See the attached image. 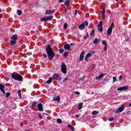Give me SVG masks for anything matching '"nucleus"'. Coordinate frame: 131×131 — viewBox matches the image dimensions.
<instances>
[{
	"mask_svg": "<svg viewBox=\"0 0 131 131\" xmlns=\"http://www.w3.org/2000/svg\"><path fill=\"white\" fill-rule=\"evenodd\" d=\"M113 27H114V23L112 22L111 25L110 27L108 28L106 34L107 35H111V33H112V30L113 29Z\"/></svg>",
	"mask_w": 131,
	"mask_h": 131,
	"instance_id": "4",
	"label": "nucleus"
},
{
	"mask_svg": "<svg viewBox=\"0 0 131 131\" xmlns=\"http://www.w3.org/2000/svg\"><path fill=\"white\" fill-rule=\"evenodd\" d=\"M25 131H30V130H25Z\"/></svg>",
	"mask_w": 131,
	"mask_h": 131,
	"instance_id": "60",
	"label": "nucleus"
},
{
	"mask_svg": "<svg viewBox=\"0 0 131 131\" xmlns=\"http://www.w3.org/2000/svg\"><path fill=\"white\" fill-rule=\"evenodd\" d=\"M89 37V34L86 33V34L85 36L83 37V39H86Z\"/></svg>",
	"mask_w": 131,
	"mask_h": 131,
	"instance_id": "40",
	"label": "nucleus"
},
{
	"mask_svg": "<svg viewBox=\"0 0 131 131\" xmlns=\"http://www.w3.org/2000/svg\"><path fill=\"white\" fill-rule=\"evenodd\" d=\"M46 50L49 60H53L54 59V57L56 56V53L53 51L52 45L46 46Z\"/></svg>",
	"mask_w": 131,
	"mask_h": 131,
	"instance_id": "1",
	"label": "nucleus"
},
{
	"mask_svg": "<svg viewBox=\"0 0 131 131\" xmlns=\"http://www.w3.org/2000/svg\"><path fill=\"white\" fill-rule=\"evenodd\" d=\"M17 94L19 99H22V95H21V90H18L17 92Z\"/></svg>",
	"mask_w": 131,
	"mask_h": 131,
	"instance_id": "24",
	"label": "nucleus"
},
{
	"mask_svg": "<svg viewBox=\"0 0 131 131\" xmlns=\"http://www.w3.org/2000/svg\"><path fill=\"white\" fill-rule=\"evenodd\" d=\"M77 12H78L77 9H76L75 11V16H76L77 15Z\"/></svg>",
	"mask_w": 131,
	"mask_h": 131,
	"instance_id": "46",
	"label": "nucleus"
},
{
	"mask_svg": "<svg viewBox=\"0 0 131 131\" xmlns=\"http://www.w3.org/2000/svg\"><path fill=\"white\" fill-rule=\"evenodd\" d=\"M54 13H55V9L46 10L45 14L46 15H51V14H54Z\"/></svg>",
	"mask_w": 131,
	"mask_h": 131,
	"instance_id": "10",
	"label": "nucleus"
},
{
	"mask_svg": "<svg viewBox=\"0 0 131 131\" xmlns=\"http://www.w3.org/2000/svg\"><path fill=\"white\" fill-rule=\"evenodd\" d=\"M64 12L65 13H67V9L66 8L64 9Z\"/></svg>",
	"mask_w": 131,
	"mask_h": 131,
	"instance_id": "55",
	"label": "nucleus"
},
{
	"mask_svg": "<svg viewBox=\"0 0 131 131\" xmlns=\"http://www.w3.org/2000/svg\"><path fill=\"white\" fill-rule=\"evenodd\" d=\"M99 41H100V39L95 38L94 40L93 43L94 45H97Z\"/></svg>",
	"mask_w": 131,
	"mask_h": 131,
	"instance_id": "20",
	"label": "nucleus"
},
{
	"mask_svg": "<svg viewBox=\"0 0 131 131\" xmlns=\"http://www.w3.org/2000/svg\"><path fill=\"white\" fill-rule=\"evenodd\" d=\"M74 45H75L74 43H71L70 44V46H71V47H72V46H74Z\"/></svg>",
	"mask_w": 131,
	"mask_h": 131,
	"instance_id": "54",
	"label": "nucleus"
},
{
	"mask_svg": "<svg viewBox=\"0 0 131 131\" xmlns=\"http://www.w3.org/2000/svg\"><path fill=\"white\" fill-rule=\"evenodd\" d=\"M91 36H93V35H95V29L92 30L91 33L90 34Z\"/></svg>",
	"mask_w": 131,
	"mask_h": 131,
	"instance_id": "29",
	"label": "nucleus"
},
{
	"mask_svg": "<svg viewBox=\"0 0 131 131\" xmlns=\"http://www.w3.org/2000/svg\"><path fill=\"white\" fill-rule=\"evenodd\" d=\"M125 41H128V39H126Z\"/></svg>",
	"mask_w": 131,
	"mask_h": 131,
	"instance_id": "59",
	"label": "nucleus"
},
{
	"mask_svg": "<svg viewBox=\"0 0 131 131\" xmlns=\"http://www.w3.org/2000/svg\"><path fill=\"white\" fill-rule=\"evenodd\" d=\"M52 20H53V16H46L40 18L41 22H45L46 21L49 20L52 21Z\"/></svg>",
	"mask_w": 131,
	"mask_h": 131,
	"instance_id": "5",
	"label": "nucleus"
},
{
	"mask_svg": "<svg viewBox=\"0 0 131 131\" xmlns=\"http://www.w3.org/2000/svg\"><path fill=\"white\" fill-rule=\"evenodd\" d=\"M63 52L64 49H63L62 48L59 49V53H60V54H63Z\"/></svg>",
	"mask_w": 131,
	"mask_h": 131,
	"instance_id": "37",
	"label": "nucleus"
},
{
	"mask_svg": "<svg viewBox=\"0 0 131 131\" xmlns=\"http://www.w3.org/2000/svg\"><path fill=\"white\" fill-rule=\"evenodd\" d=\"M17 14L18 15V16H20V15H22V11L20 10H17Z\"/></svg>",
	"mask_w": 131,
	"mask_h": 131,
	"instance_id": "27",
	"label": "nucleus"
},
{
	"mask_svg": "<svg viewBox=\"0 0 131 131\" xmlns=\"http://www.w3.org/2000/svg\"><path fill=\"white\" fill-rule=\"evenodd\" d=\"M69 52L66 51L63 54V56L64 57H67V56H68V54H69Z\"/></svg>",
	"mask_w": 131,
	"mask_h": 131,
	"instance_id": "34",
	"label": "nucleus"
},
{
	"mask_svg": "<svg viewBox=\"0 0 131 131\" xmlns=\"http://www.w3.org/2000/svg\"><path fill=\"white\" fill-rule=\"evenodd\" d=\"M64 5L65 6H69L70 4H69V1H66L64 2Z\"/></svg>",
	"mask_w": 131,
	"mask_h": 131,
	"instance_id": "30",
	"label": "nucleus"
},
{
	"mask_svg": "<svg viewBox=\"0 0 131 131\" xmlns=\"http://www.w3.org/2000/svg\"><path fill=\"white\" fill-rule=\"evenodd\" d=\"M94 52L91 51L90 53H88L85 57V61H88V58L92 57Z\"/></svg>",
	"mask_w": 131,
	"mask_h": 131,
	"instance_id": "8",
	"label": "nucleus"
},
{
	"mask_svg": "<svg viewBox=\"0 0 131 131\" xmlns=\"http://www.w3.org/2000/svg\"><path fill=\"white\" fill-rule=\"evenodd\" d=\"M105 12H106V9H105V8H103L102 9V14H105Z\"/></svg>",
	"mask_w": 131,
	"mask_h": 131,
	"instance_id": "39",
	"label": "nucleus"
},
{
	"mask_svg": "<svg viewBox=\"0 0 131 131\" xmlns=\"http://www.w3.org/2000/svg\"><path fill=\"white\" fill-rule=\"evenodd\" d=\"M104 81H106V79H104Z\"/></svg>",
	"mask_w": 131,
	"mask_h": 131,
	"instance_id": "61",
	"label": "nucleus"
},
{
	"mask_svg": "<svg viewBox=\"0 0 131 131\" xmlns=\"http://www.w3.org/2000/svg\"><path fill=\"white\" fill-rule=\"evenodd\" d=\"M11 77L13 79H15V80H18V81H22L23 80V77L19 74H16V75L11 74Z\"/></svg>",
	"mask_w": 131,
	"mask_h": 131,
	"instance_id": "2",
	"label": "nucleus"
},
{
	"mask_svg": "<svg viewBox=\"0 0 131 131\" xmlns=\"http://www.w3.org/2000/svg\"><path fill=\"white\" fill-rule=\"evenodd\" d=\"M99 111H94L92 112V115H97V114H98Z\"/></svg>",
	"mask_w": 131,
	"mask_h": 131,
	"instance_id": "26",
	"label": "nucleus"
},
{
	"mask_svg": "<svg viewBox=\"0 0 131 131\" xmlns=\"http://www.w3.org/2000/svg\"><path fill=\"white\" fill-rule=\"evenodd\" d=\"M61 71L63 74L67 73V66L65 65V62H62L61 66Z\"/></svg>",
	"mask_w": 131,
	"mask_h": 131,
	"instance_id": "3",
	"label": "nucleus"
},
{
	"mask_svg": "<svg viewBox=\"0 0 131 131\" xmlns=\"http://www.w3.org/2000/svg\"><path fill=\"white\" fill-rule=\"evenodd\" d=\"M83 58H84V51H83L80 55L79 60L81 62L83 61Z\"/></svg>",
	"mask_w": 131,
	"mask_h": 131,
	"instance_id": "11",
	"label": "nucleus"
},
{
	"mask_svg": "<svg viewBox=\"0 0 131 131\" xmlns=\"http://www.w3.org/2000/svg\"><path fill=\"white\" fill-rule=\"evenodd\" d=\"M59 3H64V1L63 0H59Z\"/></svg>",
	"mask_w": 131,
	"mask_h": 131,
	"instance_id": "53",
	"label": "nucleus"
},
{
	"mask_svg": "<svg viewBox=\"0 0 131 131\" xmlns=\"http://www.w3.org/2000/svg\"><path fill=\"white\" fill-rule=\"evenodd\" d=\"M75 117L76 118H79V115H76Z\"/></svg>",
	"mask_w": 131,
	"mask_h": 131,
	"instance_id": "51",
	"label": "nucleus"
},
{
	"mask_svg": "<svg viewBox=\"0 0 131 131\" xmlns=\"http://www.w3.org/2000/svg\"><path fill=\"white\" fill-rule=\"evenodd\" d=\"M84 28H85L84 23H82L79 26V29H80V30H83Z\"/></svg>",
	"mask_w": 131,
	"mask_h": 131,
	"instance_id": "16",
	"label": "nucleus"
},
{
	"mask_svg": "<svg viewBox=\"0 0 131 131\" xmlns=\"http://www.w3.org/2000/svg\"><path fill=\"white\" fill-rule=\"evenodd\" d=\"M104 77V74H101L99 76L96 77L95 79L97 80L102 79Z\"/></svg>",
	"mask_w": 131,
	"mask_h": 131,
	"instance_id": "17",
	"label": "nucleus"
},
{
	"mask_svg": "<svg viewBox=\"0 0 131 131\" xmlns=\"http://www.w3.org/2000/svg\"><path fill=\"white\" fill-rule=\"evenodd\" d=\"M123 110H124V105H122L121 107H119V108L117 110L115 111V113H116V114L120 113L122 112Z\"/></svg>",
	"mask_w": 131,
	"mask_h": 131,
	"instance_id": "7",
	"label": "nucleus"
},
{
	"mask_svg": "<svg viewBox=\"0 0 131 131\" xmlns=\"http://www.w3.org/2000/svg\"><path fill=\"white\" fill-rule=\"evenodd\" d=\"M68 79H69V78L68 77L65 78V79L63 80L62 82L63 83H65V82H66V81H67V80H68Z\"/></svg>",
	"mask_w": 131,
	"mask_h": 131,
	"instance_id": "36",
	"label": "nucleus"
},
{
	"mask_svg": "<svg viewBox=\"0 0 131 131\" xmlns=\"http://www.w3.org/2000/svg\"><path fill=\"white\" fill-rule=\"evenodd\" d=\"M57 122L58 123H62V120H61V119H57Z\"/></svg>",
	"mask_w": 131,
	"mask_h": 131,
	"instance_id": "42",
	"label": "nucleus"
},
{
	"mask_svg": "<svg viewBox=\"0 0 131 131\" xmlns=\"http://www.w3.org/2000/svg\"><path fill=\"white\" fill-rule=\"evenodd\" d=\"M11 39H12V40H15V41H17V39H18V35L14 34L12 35V36L11 38Z\"/></svg>",
	"mask_w": 131,
	"mask_h": 131,
	"instance_id": "13",
	"label": "nucleus"
},
{
	"mask_svg": "<svg viewBox=\"0 0 131 131\" xmlns=\"http://www.w3.org/2000/svg\"><path fill=\"white\" fill-rule=\"evenodd\" d=\"M5 89V86L3 84H0V90L3 91Z\"/></svg>",
	"mask_w": 131,
	"mask_h": 131,
	"instance_id": "28",
	"label": "nucleus"
},
{
	"mask_svg": "<svg viewBox=\"0 0 131 131\" xmlns=\"http://www.w3.org/2000/svg\"><path fill=\"white\" fill-rule=\"evenodd\" d=\"M104 50L107 51V45H104Z\"/></svg>",
	"mask_w": 131,
	"mask_h": 131,
	"instance_id": "47",
	"label": "nucleus"
},
{
	"mask_svg": "<svg viewBox=\"0 0 131 131\" xmlns=\"http://www.w3.org/2000/svg\"><path fill=\"white\" fill-rule=\"evenodd\" d=\"M13 85L9 83L5 84V86H12Z\"/></svg>",
	"mask_w": 131,
	"mask_h": 131,
	"instance_id": "44",
	"label": "nucleus"
},
{
	"mask_svg": "<svg viewBox=\"0 0 131 131\" xmlns=\"http://www.w3.org/2000/svg\"><path fill=\"white\" fill-rule=\"evenodd\" d=\"M123 80V79H122V75H120L119 77V81H122Z\"/></svg>",
	"mask_w": 131,
	"mask_h": 131,
	"instance_id": "35",
	"label": "nucleus"
},
{
	"mask_svg": "<svg viewBox=\"0 0 131 131\" xmlns=\"http://www.w3.org/2000/svg\"><path fill=\"white\" fill-rule=\"evenodd\" d=\"M113 83H114V82H115L116 80L117 81H118V80H117L116 77H113Z\"/></svg>",
	"mask_w": 131,
	"mask_h": 131,
	"instance_id": "33",
	"label": "nucleus"
},
{
	"mask_svg": "<svg viewBox=\"0 0 131 131\" xmlns=\"http://www.w3.org/2000/svg\"><path fill=\"white\" fill-rule=\"evenodd\" d=\"M35 32H36V33H37V32H38V31H37V30H36Z\"/></svg>",
	"mask_w": 131,
	"mask_h": 131,
	"instance_id": "57",
	"label": "nucleus"
},
{
	"mask_svg": "<svg viewBox=\"0 0 131 131\" xmlns=\"http://www.w3.org/2000/svg\"><path fill=\"white\" fill-rule=\"evenodd\" d=\"M102 17L103 20H104V19H105V14H102Z\"/></svg>",
	"mask_w": 131,
	"mask_h": 131,
	"instance_id": "50",
	"label": "nucleus"
},
{
	"mask_svg": "<svg viewBox=\"0 0 131 131\" xmlns=\"http://www.w3.org/2000/svg\"><path fill=\"white\" fill-rule=\"evenodd\" d=\"M11 96V93H10L9 92H8L6 93V98H9V97H10Z\"/></svg>",
	"mask_w": 131,
	"mask_h": 131,
	"instance_id": "38",
	"label": "nucleus"
},
{
	"mask_svg": "<svg viewBox=\"0 0 131 131\" xmlns=\"http://www.w3.org/2000/svg\"><path fill=\"white\" fill-rule=\"evenodd\" d=\"M102 43L103 46H107V41H106V40H102Z\"/></svg>",
	"mask_w": 131,
	"mask_h": 131,
	"instance_id": "32",
	"label": "nucleus"
},
{
	"mask_svg": "<svg viewBox=\"0 0 131 131\" xmlns=\"http://www.w3.org/2000/svg\"><path fill=\"white\" fill-rule=\"evenodd\" d=\"M75 94H76V95H79L80 94V93H79L78 92H76Z\"/></svg>",
	"mask_w": 131,
	"mask_h": 131,
	"instance_id": "52",
	"label": "nucleus"
},
{
	"mask_svg": "<svg viewBox=\"0 0 131 131\" xmlns=\"http://www.w3.org/2000/svg\"><path fill=\"white\" fill-rule=\"evenodd\" d=\"M1 91L2 92L4 95H6V92H5V90H1Z\"/></svg>",
	"mask_w": 131,
	"mask_h": 131,
	"instance_id": "49",
	"label": "nucleus"
},
{
	"mask_svg": "<svg viewBox=\"0 0 131 131\" xmlns=\"http://www.w3.org/2000/svg\"><path fill=\"white\" fill-rule=\"evenodd\" d=\"M128 90V86H124L117 89V91H126Z\"/></svg>",
	"mask_w": 131,
	"mask_h": 131,
	"instance_id": "9",
	"label": "nucleus"
},
{
	"mask_svg": "<svg viewBox=\"0 0 131 131\" xmlns=\"http://www.w3.org/2000/svg\"><path fill=\"white\" fill-rule=\"evenodd\" d=\"M129 107H131V103L129 104Z\"/></svg>",
	"mask_w": 131,
	"mask_h": 131,
	"instance_id": "58",
	"label": "nucleus"
},
{
	"mask_svg": "<svg viewBox=\"0 0 131 131\" xmlns=\"http://www.w3.org/2000/svg\"><path fill=\"white\" fill-rule=\"evenodd\" d=\"M16 42L17 41H15L14 40H10V46H14V45H16Z\"/></svg>",
	"mask_w": 131,
	"mask_h": 131,
	"instance_id": "21",
	"label": "nucleus"
},
{
	"mask_svg": "<svg viewBox=\"0 0 131 131\" xmlns=\"http://www.w3.org/2000/svg\"><path fill=\"white\" fill-rule=\"evenodd\" d=\"M63 49L67 51H70V45L69 44H66L63 47Z\"/></svg>",
	"mask_w": 131,
	"mask_h": 131,
	"instance_id": "14",
	"label": "nucleus"
},
{
	"mask_svg": "<svg viewBox=\"0 0 131 131\" xmlns=\"http://www.w3.org/2000/svg\"><path fill=\"white\" fill-rule=\"evenodd\" d=\"M68 127H69V128L71 129V130H75V128H74V127H73V126L71 125V124H69L68 125Z\"/></svg>",
	"mask_w": 131,
	"mask_h": 131,
	"instance_id": "19",
	"label": "nucleus"
},
{
	"mask_svg": "<svg viewBox=\"0 0 131 131\" xmlns=\"http://www.w3.org/2000/svg\"><path fill=\"white\" fill-rule=\"evenodd\" d=\"M98 29L99 32H103V22L100 21L98 25Z\"/></svg>",
	"mask_w": 131,
	"mask_h": 131,
	"instance_id": "6",
	"label": "nucleus"
},
{
	"mask_svg": "<svg viewBox=\"0 0 131 131\" xmlns=\"http://www.w3.org/2000/svg\"><path fill=\"white\" fill-rule=\"evenodd\" d=\"M43 57L44 58H47L48 57V55H47V54H43Z\"/></svg>",
	"mask_w": 131,
	"mask_h": 131,
	"instance_id": "48",
	"label": "nucleus"
},
{
	"mask_svg": "<svg viewBox=\"0 0 131 131\" xmlns=\"http://www.w3.org/2000/svg\"><path fill=\"white\" fill-rule=\"evenodd\" d=\"M38 111H43V107H42V104L39 103L37 105Z\"/></svg>",
	"mask_w": 131,
	"mask_h": 131,
	"instance_id": "12",
	"label": "nucleus"
},
{
	"mask_svg": "<svg viewBox=\"0 0 131 131\" xmlns=\"http://www.w3.org/2000/svg\"><path fill=\"white\" fill-rule=\"evenodd\" d=\"M54 101H57V102H60V97L59 96H57V97H55L53 99Z\"/></svg>",
	"mask_w": 131,
	"mask_h": 131,
	"instance_id": "25",
	"label": "nucleus"
},
{
	"mask_svg": "<svg viewBox=\"0 0 131 131\" xmlns=\"http://www.w3.org/2000/svg\"><path fill=\"white\" fill-rule=\"evenodd\" d=\"M43 115H49L47 113H43Z\"/></svg>",
	"mask_w": 131,
	"mask_h": 131,
	"instance_id": "56",
	"label": "nucleus"
},
{
	"mask_svg": "<svg viewBox=\"0 0 131 131\" xmlns=\"http://www.w3.org/2000/svg\"><path fill=\"white\" fill-rule=\"evenodd\" d=\"M108 121H113L114 120V118L111 117L108 119Z\"/></svg>",
	"mask_w": 131,
	"mask_h": 131,
	"instance_id": "41",
	"label": "nucleus"
},
{
	"mask_svg": "<svg viewBox=\"0 0 131 131\" xmlns=\"http://www.w3.org/2000/svg\"><path fill=\"white\" fill-rule=\"evenodd\" d=\"M67 26H68V24H67V23H64L63 25V28L64 29H67Z\"/></svg>",
	"mask_w": 131,
	"mask_h": 131,
	"instance_id": "31",
	"label": "nucleus"
},
{
	"mask_svg": "<svg viewBox=\"0 0 131 131\" xmlns=\"http://www.w3.org/2000/svg\"><path fill=\"white\" fill-rule=\"evenodd\" d=\"M52 81H53V78L50 77L49 79L46 82V83H48V84L52 83Z\"/></svg>",
	"mask_w": 131,
	"mask_h": 131,
	"instance_id": "22",
	"label": "nucleus"
},
{
	"mask_svg": "<svg viewBox=\"0 0 131 131\" xmlns=\"http://www.w3.org/2000/svg\"><path fill=\"white\" fill-rule=\"evenodd\" d=\"M38 116L39 118H40V119H42V116H41V115H40V114H39L38 115Z\"/></svg>",
	"mask_w": 131,
	"mask_h": 131,
	"instance_id": "45",
	"label": "nucleus"
},
{
	"mask_svg": "<svg viewBox=\"0 0 131 131\" xmlns=\"http://www.w3.org/2000/svg\"><path fill=\"white\" fill-rule=\"evenodd\" d=\"M37 104V103L36 101L33 102L32 103L31 109H34V108H35V107H36Z\"/></svg>",
	"mask_w": 131,
	"mask_h": 131,
	"instance_id": "18",
	"label": "nucleus"
},
{
	"mask_svg": "<svg viewBox=\"0 0 131 131\" xmlns=\"http://www.w3.org/2000/svg\"><path fill=\"white\" fill-rule=\"evenodd\" d=\"M117 2H118V0H117Z\"/></svg>",
	"mask_w": 131,
	"mask_h": 131,
	"instance_id": "62",
	"label": "nucleus"
},
{
	"mask_svg": "<svg viewBox=\"0 0 131 131\" xmlns=\"http://www.w3.org/2000/svg\"><path fill=\"white\" fill-rule=\"evenodd\" d=\"M59 77H60L59 74L55 73L53 76V79H55L57 80V79H59Z\"/></svg>",
	"mask_w": 131,
	"mask_h": 131,
	"instance_id": "15",
	"label": "nucleus"
},
{
	"mask_svg": "<svg viewBox=\"0 0 131 131\" xmlns=\"http://www.w3.org/2000/svg\"><path fill=\"white\" fill-rule=\"evenodd\" d=\"M82 105H83V103H80L78 104V110H81L82 109Z\"/></svg>",
	"mask_w": 131,
	"mask_h": 131,
	"instance_id": "23",
	"label": "nucleus"
},
{
	"mask_svg": "<svg viewBox=\"0 0 131 131\" xmlns=\"http://www.w3.org/2000/svg\"><path fill=\"white\" fill-rule=\"evenodd\" d=\"M83 23H84V24L85 26H88L89 25V21H85Z\"/></svg>",
	"mask_w": 131,
	"mask_h": 131,
	"instance_id": "43",
	"label": "nucleus"
}]
</instances>
